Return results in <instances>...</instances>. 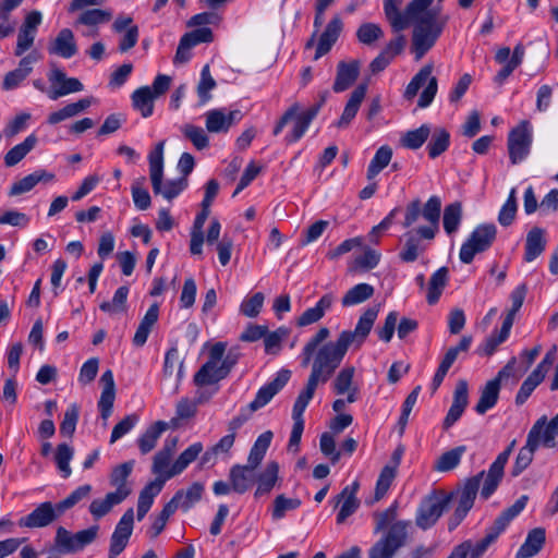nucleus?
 Masks as SVG:
<instances>
[{"instance_id":"f257e3e1","label":"nucleus","mask_w":558,"mask_h":558,"mask_svg":"<svg viewBox=\"0 0 558 558\" xmlns=\"http://www.w3.org/2000/svg\"><path fill=\"white\" fill-rule=\"evenodd\" d=\"M378 313L377 306L367 308L359 317L354 330L341 331L336 341L323 343L330 336V330L327 327L319 328L302 350V366L306 367L313 360L311 375L323 384L327 383L341 364L348 349H360L366 341Z\"/></svg>"},{"instance_id":"f03ea898","label":"nucleus","mask_w":558,"mask_h":558,"mask_svg":"<svg viewBox=\"0 0 558 558\" xmlns=\"http://www.w3.org/2000/svg\"><path fill=\"white\" fill-rule=\"evenodd\" d=\"M440 214L441 199L437 195L430 196L423 206L418 198L413 199L407 205L402 223L404 228L412 227L421 216L427 221V225L410 230L404 234L405 242L399 254L403 262L412 263L425 251L421 240L430 241L436 236L439 231Z\"/></svg>"},{"instance_id":"7ed1b4c3","label":"nucleus","mask_w":558,"mask_h":558,"mask_svg":"<svg viewBox=\"0 0 558 558\" xmlns=\"http://www.w3.org/2000/svg\"><path fill=\"white\" fill-rule=\"evenodd\" d=\"M398 508L399 505L395 501L387 509L373 513V532L380 534V537L369 548L368 558H393L409 543L413 530L412 521L399 520Z\"/></svg>"},{"instance_id":"20e7f679","label":"nucleus","mask_w":558,"mask_h":558,"mask_svg":"<svg viewBox=\"0 0 558 558\" xmlns=\"http://www.w3.org/2000/svg\"><path fill=\"white\" fill-rule=\"evenodd\" d=\"M447 22L448 16H441L436 10L427 9L412 22L414 27L411 50L416 60L422 59L434 47Z\"/></svg>"},{"instance_id":"39448f33","label":"nucleus","mask_w":558,"mask_h":558,"mask_svg":"<svg viewBox=\"0 0 558 558\" xmlns=\"http://www.w3.org/2000/svg\"><path fill=\"white\" fill-rule=\"evenodd\" d=\"M453 494L444 490H433L420 502L415 513V524L421 530L433 527L442 513L448 509Z\"/></svg>"},{"instance_id":"423d86ee","label":"nucleus","mask_w":558,"mask_h":558,"mask_svg":"<svg viewBox=\"0 0 558 558\" xmlns=\"http://www.w3.org/2000/svg\"><path fill=\"white\" fill-rule=\"evenodd\" d=\"M403 0H384L385 16L395 32L405 29L430 5V0H412L404 12L400 11Z\"/></svg>"},{"instance_id":"0eeeda50","label":"nucleus","mask_w":558,"mask_h":558,"mask_svg":"<svg viewBox=\"0 0 558 558\" xmlns=\"http://www.w3.org/2000/svg\"><path fill=\"white\" fill-rule=\"evenodd\" d=\"M486 474L487 472L485 471L477 473L476 475L468 478L461 488L452 493L453 497L457 498L458 504L448 521V527L450 531L454 530L472 509L481 483L482 481H485Z\"/></svg>"},{"instance_id":"6e6552de","label":"nucleus","mask_w":558,"mask_h":558,"mask_svg":"<svg viewBox=\"0 0 558 558\" xmlns=\"http://www.w3.org/2000/svg\"><path fill=\"white\" fill-rule=\"evenodd\" d=\"M497 228L494 223L478 225L462 244L459 253L460 260L470 264L478 253L487 251L496 240Z\"/></svg>"},{"instance_id":"1a4fd4ad","label":"nucleus","mask_w":558,"mask_h":558,"mask_svg":"<svg viewBox=\"0 0 558 558\" xmlns=\"http://www.w3.org/2000/svg\"><path fill=\"white\" fill-rule=\"evenodd\" d=\"M432 72H433L432 64L424 65L412 77V80L410 81V83L408 84V86L404 90V94H403L404 98L408 100H411L417 95L418 90L427 83L426 87L421 93L418 101H417V106L420 108L428 107L433 102V100L437 94V88H438L437 78L435 76H432Z\"/></svg>"},{"instance_id":"9d476101","label":"nucleus","mask_w":558,"mask_h":558,"mask_svg":"<svg viewBox=\"0 0 558 558\" xmlns=\"http://www.w3.org/2000/svg\"><path fill=\"white\" fill-rule=\"evenodd\" d=\"M515 363L517 359L511 357L510 361L506 364V366L499 371L497 377L486 383L485 387L481 391L480 400L475 405V411L478 414L483 415L488 410L495 407L499 397L500 380L501 378L511 376Z\"/></svg>"},{"instance_id":"9b49d317","label":"nucleus","mask_w":558,"mask_h":558,"mask_svg":"<svg viewBox=\"0 0 558 558\" xmlns=\"http://www.w3.org/2000/svg\"><path fill=\"white\" fill-rule=\"evenodd\" d=\"M532 133L527 121H522L508 135V151L512 165L524 160L530 153Z\"/></svg>"},{"instance_id":"f8f14e48","label":"nucleus","mask_w":558,"mask_h":558,"mask_svg":"<svg viewBox=\"0 0 558 558\" xmlns=\"http://www.w3.org/2000/svg\"><path fill=\"white\" fill-rule=\"evenodd\" d=\"M48 81L50 83L47 96L51 100H57L69 94L78 93L84 89V85L76 77H68L65 72L52 65L48 73Z\"/></svg>"},{"instance_id":"ddd939ff","label":"nucleus","mask_w":558,"mask_h":558,"mask_svg":"<svg viewBox=\"0 0 558 558\" xmlns=\"http://www.w3.org/2000/svg\"><path fill=\"white\" fill-rule=\"evenodd\" d=\"M515 444H517V441H515V439H513L507 446V448L497 456L496 460L490 464V466L487 471V474H486V478L484 481V485L482 486V489H481L482 498L488 499L497 489L498 485L500 484V482L504 477L505 466L515 447Z\"/></svg>"},{"instance_id":"4468645a","label":"nucleus","mask_w":558,"mask_h":558,"mask_svg":"<svg viewBox=\"0 0 558 558\" xmlns=\"http://www.w3.org/2000/svg\"><path fill=\"white\" fill-rule=\"evenodd\" d=\"M112 19V12L104 9H86L80 11L74 27L83 26L82 36L95 38L99 35V26Z\"/></svg>"},{"instance_id":"2eb2a0df","label":"nucleus","mask_w":558,"mask_h":558,"mask_svg":"<svg viewBox=\"0 0 558 558\" xmlns=\"http://www.w3.org/2000/svg\"><path fill=\"white\" fill-rule=\"evenodd\" d=\"M61 515L57 504L45 501L39 504L31 513L22 517L17 523L21 527L40 529L50 525Z\"/></svg>"},{"instance_id":"dca6fc26","label":"nucleus","mask_w":558,"mask_h":558,"mask_svg":"<svg viewBox=\"0 0 558 558\" xmlns=\"http://www.w3.org/2000/svg\"><path fill=\"white\" fill-rule=\"evenodd\" d=\"M527 434H534L537 447L558 448V413L549 421L546 415L541 416Z\"/></svg>"},{"instance_id":"f3484780","label":"nucleus","mask_w":558,"mask_h":558,"mask_svg":"<svg viewBox=\"0 0 558 558\" xmlns=\"http://www.w3.org/2000/svg\"><path fill=\"white\" fill-rule=\"evenodd\" d=\"M500 534L498 530L490 526L484 538L475 544L471 541H464L452 549L448 558H481Z\"/></svg>"},{"instance_id":"a211bd4d","label":"nucleus","mask_w":558,"mask_h":558,"mask_svg":"<svg viewBox=\"0 0 558 558\" xmlns=\"http://www.w3.org/2000/svg\"><path fill=\"white\" fill-rule=\"evenodd\" d=\"M41 21L43 14L37 10L31 11L25 16L19 29L16 47L14 50L15 56H22L33 46L37 28L41 24Z\"/></svg>"},{"instance_id":"6ab92c4d","label":"nucleus","mask_w":558,"mask_h":558,"mask_svg":"<svg viewBox=\"0 0 558 558\" xmlns=\"http://www.w3.org/2000/svg\"><path fill=\"white\" fill-rule=\"evenodd\" d=\"M241 119L240 110L211 109L205 113V126L209 133H227Z\"/></svg>"},{"instance_id":"aec40b11","label":"nucleus","mask_w":558,"mask_h":558,"mask_svg":"<svg viewBox=\"0 0 558 558\" xmlns=\"http://www.w3.org/2000/svg\"><path fill=\"white\" fill-rule=\"evenodd\" d=\"M290 376V371L282 369L270 383L259 388L255 399L248 403L251 410L255 412L268 404L271 399L287 385Z\"/></svg>"},{"instance_id":"412c9836","label":"nucleus","mask_w":558,"mask_h":558,"mask_svg":"<svg viewBox=\"0 0 558 558\" xmlns=\"http://www.w3.org/2000/svg\"><path fill=\"white\" fill-rule=\"evenodd\" d=\"M360 488V483L354 481L351 485H347L339 495H337V505L341 504L340 510L337 514V523L342 524L352 515L360 507V501L356 498V493Z\"/></svg>"},{"instance_id":"4be33fe9","label":"nucleus","mask_w":558,"mask_h":558,"mask_svg":"<svg viewBox=\"0 0 558 558\" xmlns=\"http://www.w3.org/2000/svg\"><path fill=\"white\" fill-rule=\"evenodd\" d=\"M343 28L342 20L339 15H335L326 25L324 32L320 34L314 60H318L326 53H328L332 46L338 40Z\"/></svg>"},{"instance_id":"5701e85b","label":"nucleus","mask_w":558,"mask_h":558,"mask_svg":"<svg viewBox=\"0 0 558 558\" xmlns=\"http://www.w3.org/2000/svg\"><path fill=\"white\" fill-rule=\"evenodd\" d=\"M469 403L468 383L461 379L457 383L452 404L444 420V428L451 427L463 414Z\"/></svg>"},{"instance_id":"b1692460","label":"nucleus","mask_w":558,"mask_h":558,"mask_svg":"<svg viewBox=\"0 0 558 558\" xmlns=\"http://www.w3.org/2000/svg\"><path fill=\"white\" fill-rule=\"evenodd\" d=\"M326 94L327 93H325V94H323L320 96L319 102L313 105L311 108H308L307 110L301 112L296 117V122L293 125L292 131L284 137V141L288 144L298 142L305 134V132L307 131L310 124L315 119V117L318 114L320 108L325 104V101H326Z\"/></svg>"},{"instance_id":"393cba45","label":"nucleus","mask_w":558,"mask_h":558,"mask_svg":"<svg viewBox=\"0 0 558 558\" xmlns=\"http://www.w3.org/2000/svg\"><path fill=\"white\" fill-rule=\"evenodd\" d=\"M361 62L359 60L340 61L337 65L336 80L332 85L335 93L347 90L359 77Z\"/></svg>"},{"instance_id":"a878e982","label":"nucleus","mask_w":558,"mask_h":558,"mask_svg":"<svg viewBox=\"0 0 558 558\" xmlns=\"http://www.w3.org/2000/svg\"><path fill=\"white\" fill-rule=\"evenodd\" d=\"M229 480L234 493H246L256 482V469L245 464H235L230 469Z\"/></svg>"},{"instance_id":"bb28decb","label":"nucleus","mask_w":558,"mask_h":558,"mask_svg":"<svg viewBox=\"0 0 558 558\" xmlns=\"http://www.w3.org/2000/svg\"><path fill=\"white\" fill-rule=\"evenodd\" d=\"M162 377L171 385L172 391L177 392L183 378V362H179L177 348H171L165 355Z\"/></svg>"},{"instance_id":"cd10ccee","label":"nucleus","mask_w":558,"mask_h":558,"mask_svg":"<svg viewBox=\"0 0 558 558\" xmlns=\"http://www.w3.org/2000/svg\"><path fill=\"white\" fill-rule=\"evenodd\" d=\"M48 52L64 59L74 57L77 53V46L73 32L70 28H62L49 44Z\"/></svg>"},{"instance_id":"c85d7f7f","label":"nucleus","mask_w":558,"mask_h":558,"mask_svg":"<svg viewBox=\"0 0 558 558\" xmlns=\"http://www.w3.org/2000/svg\"><path fill=\"white\" fill-rule=\"evenodd\" d=\"M100 383L102 384L104 387L100 395V399L98 401V408L101 417L104 420H107L112 413L113 402L116 399V384L113 373L110 369H107L101 375Z\"/></svg>"},{"instance_id":"c756f323","label":"nucleus","mask_w":558,"mask_h":558,"mask_svg":"<svg viewBox=\"0 0 558 558\" xmlns=\"http://www.w3.org/2000/svg\"><path fill=\"white\" fill-rule=\"evenodd\" d=\"M37 61L35 53H29L21 59L19 66L5 74L2 87L11 90L17 87L33 71V63Z\"/></svg>"},{"instance_id":"7c9ffc66","label":"nucleus","mask_w":558,"mask_h":558,"mask_svg":"<svg viewBox=\"0 0 558 558\" xmlns=\"http://www.w3.org/2000/svg\"><path fill=\"white\" fill-rule=\"evenodd\" d=\"M367 92V84L362 83L357 85L354 90L351 93L350 98L344 107V110L337 122L338 128L348 126L351 121L355 118L362 101L365 98Z\"/></svg>"},{"instance_id":"2f4dec72","label":"nucleus","mask_w":558,"mask_h":558,"mask_svg":"<svg viewBox=\"0 0 558 558\" xmlns=\"http://www.w3.org/2000/svg\"><path fill=\"white\" fill-rule=\"evenodd\" d=\"M333 301L335 296L332 293L324 294L314 307L307 308L302 313L296 320V325L305 327L319 322L324 317L326 311L330 310Z\"/></svg>"},{"instance_id":"473e14b6","label":"nucleus","mask_w":558,"mask_h":558,"mask_svg":"<svg viewBox=\"0 0 558 558\" xmlns=\"http://www.w3.org/2000/svg\"><path fill=\"white\" fill-rule=\"evenodd\" d=\"M134 466V461H128L121 463L113 468L110 474V484L116 487L113 492L117 495H120L121 498L125 499L131 494L132 489L128 484V477L132 473Z\"/></svg>"},{"instance_id":"72a5a7b5","label":"nucleus","mask_w":558,"mask_h":558,"mask_svg":"<svg viewBox=\"0 0 558 558\" xmlns=\"http://www.w3.org/2000/svg\"><path fill=\"white\" fill-rule=\"evenodd\" d=\"M546 247L545 230L539 227H533L526 234L524 260L533 262L543 254Z\"/></svg>"},{"instance_id":"f704fd0d","label":"nucleus","mask_w":558,"mask_h":558,"mask_svg":"<svg viewBox=\"0 0 558 558\" xmlns=\"http://www.w3.org/2000/svg\"><path fill=\"white\" fill-rule=\"evenodd\" d=\"M54 174L48 172L44 169L36 170L33 173L24 177L23 179L16 181L12 184L9 194L11 196L21 195L23 193L29 192L34 189L39 182H51L54 180Z\"/></svg>"},{"instance_id":"c9c22d12","label":"nucleus","mask_w":558,"mask_h":558,"mask_svg":"<svg viewBox=\"0 0 558 558\" xmlns=\"http://www.w3.org/2000/svg\"><path fill=\"white\" fill-rule=\"evenodd\" d=\"M538 449L534 434H527L525 445L519 450L514 463L511 468V476L517 477L525 471L534 459V453Z\"/></svg>"},{"instance_id":"e433bc0d","label":"nucleus","mask_w":558,"mask_h":558,"mask_svg":"<svg viewBox=\"0 0 558 558\" xmlns=\"http://www.w3.org/2000/svg\"><path fill=\"white\" fill-rule=\"evenodd\" d=\"M166 478H156L149 482L140 493L137 502V519L142 520L149 511L154 498L161 492Z\"/></svg>"},{"instance_id":"4c0bfd02","label":"nucleus","mask_w":558,"mask_h":558,"mask_svg":"<svg viewBox=\"0 0 558 558\" xmlns=\"http://www.w3.org/2000/svg\"><path fill=\"white\" fill-rule=\"evenodd\" d=\"M546 541L545 530L535 527L527 533L524 543L515 554V558H531L539 553Z\"/></svg>"},{"instance_id":"58836bf2","label":"nucleus","mask_w":558,"mask_h":558,"mask_svg":"<svg viewBox=\"0 0 558 558\" xmlns=\"http://www.w3.org/2000/svg\"><path fill=\"white\" fill-rule=\"evenodd\" d=\"M158 316H159V305L157 303H154L147 310L146 314L142 318V320L135 331V335L133 338L134 345L143 347L146 343L147 338L151 331V328L158 320Z\"/></svg>"},{"instance_id":"ea45409f","label":"nucleus","mask_w":558,"mask_h":558,"mask_svg":"<svg viewBox=\"0 0 558 558\" xmlns=\"http://www.w3.org/2000/svg\"><path fill=\"white\" fill-rule=\"evenodd\" d=\"M203 451L202 442H194L187 447L174 461V463L166 472L163 478L169 480L175 475L181 474Z\"/></svg>"},{"instance_id":"a19ab883","label":"nucleus","mask_w":558,"mask_h":558,"mask_svg":"<svg viewBox=\"0 0 558 558\" xmlns=\"http://www.w3.org/2000/svg\"><path fill=\"white\" fill-rule=\"evenodd\" d=\"M354 371L353 366L342 368L333 381V389L337 395H344L348 392V403H353L357 399V388L352 387Z\"/></svg>"},{"instance_id":"79ce46f5","label":"nucleus","mask_w":558,"mask_h":558,"mask_svg":"<svg viewBox=\"0 0 558 558\" xmlns=\"http://www.w3.org/2000/svg\"><path fill=\"white\" fill-rule=\"evenodd\" d=\"M278 474L279 464L276 461L268 462L265 470L256 477L257 488L254 494L256 498L271 492L279 478Z\"/></svg>"},{"instance_id":"37998d69","label":"nucleus","mask_w":558,"mask_h":558,"mask_svg":"<svg viewBox=\"0 0 558 558\" xmlns=\"http://www.w3.org/2000/svg\"><path fill=\"white\" fill-rule=\"evenodd\" d=\"M163 147L165 141H161L148 155L149 177L155 190L159 189L160 179L163 178Z\"/></svg>"},{"instance_id":"c03bdc74","label":"nucleus","mask_w":558,"mask_h":558,"mask_svg":"<svg viewBox=\"0 0 558 558\" xmlns=\"http://www.w3.org/2000/svg\"><path fill=\"white\" fill-rule=\"evenodd\" d=\"M449 280V270L447 267H440L430 277L426 301L428 304L434 305L439 301V298L446 288Z\"/></svg>"},{"instance_id":"a18cd8bd","label":"nucleus","mask_w":558,"mask_h":558,"mask_svg":"<svg viewBox=\"0 0 558 558\" xmlns=\"http://www.w3.org/2000/svg\"><path fill=\"white\" fill-rule=\"evenodd\" d=\"M155 99L156 97L153 95L149 86H142L132 94L133 107L141 112L143 118H148L153 114Z\"/></svg>"},{"instance_id":"49530a36","label":"nucleus","mask_w":558,"mask_h":558,"mask_svg":"<svg viewBox=\"0 0 558 558\" xmlns=\"http://www.w3.org/2000/svg\"><path fill=\"white\" fill-rule=\"evenodd\" d=\"M375 289L368 283H357L349 289L341 299L343 307L359 305L374 295Z\"/></svg>"},{"instance_id":"de8ad7c7","label":"nucleus","mask_w":558,"mask_h":558,"mask_svg":"<svg viewBox=\"0 0 558 558\" xmlns=\"http://www.w3.org/2000/svg\"><path fill=\"white\" fill-rule=\"evenodd\" d=\"M167 427L166 422L157 421L144 432L137 440L138 448L143 454L150 452L156 447L157 440Z\"/></svg>"},{"instance_id":"09e8293b","label":"nucleus","mask_w":558,"mask_h":558,"mask_svg":"<svg viewBox=\"0 0 558 558\" xmlns=\"http://www.w3.org/2000/svg\"><path fill=\"white\" fill-rule=\"evenodd\" d=\"M430 140L427 144L428 156L432 159L444 154L450 145V134L444 128H435L430 130Z\"/></svg>"},{"instance_id":"8fccbe9b","label":"nucleus","mask_w":558,"mask_h":558,"mask_svg":"<svg viewBox=\"0 0 558 558\" xmlns=\"http://www.w3.org/2000/svg\"><path fill=\"white\" fill-rule=\"evenodd\" d=\"M319 383H322L320 379L310 374L305 388L299 393L294 402L292 409V417H303V413L306 407L308 405L310 401L312 400Z\"/></svg>"},{"instance_id":"3c124183","label":"nucleus","mask_w":558,"mask_h":558,"mask_svg":"<svg viewBox=\"0 0 558 558\" xmlns=\"http://www.w3.org/2000/svg\"><path fill=\"white\" fill-rule=\"evenodd\" d=\"M272 436V432L266 430L257 437L250 450L246 464L255 469L258 468L270 446Z\"/></svg>"},{"instance_id":"603ef678","label":"nucleus","mask_w":558,"mask_h":558,"mask_svg":"<svg viewBox=\"0 0 558 558\" xmlns=\"http://www.w3.org/2000/svg\"><path fill=\"white\" fill-rule=\"evenodd\" d=\"M38 140L35 134L28 135L22 143L12 147L4 156L7 167L17 165L36 146Z\"/></svg>"},{"instance_id":"864d4df0","label":"nucleus","mask_w":558,"mask_h":558,"mask_svg":"<svg viewBox=\"0 0 558 558\" xmlns=\"http://www.w3.org/2000/svg\"><path fill=\"white\" fill-rule=\"evenodd\" d=\"M465 446L454 447L444 452L435 462L434 470L438 472H449L456 469L461 461L462 456L465 453Z\"/></svg>"},{"instance_id":"5fc2aeb1","label":"nucleus","mask_w":558,"mask_h":558,"mask_svg":"<svg viewBox=\"0 0 558 558\" xmlns=\"http://www.w3.org/2000/svg\"><path fill=\"white\" fill-rule=\"evenodd\" d=\"M392 158V149L388 145L380 146L373 159L371 160L367 171L366 178L368 181L374 180V178L386 168Z\"/></svg>"},{"instance_id":"6e6d98bb","label":"nucleus","mask_w":558,"mask_h":558,"mask_svg":"<svg viewBox=\"0 0 558 558\" xmlns=\"http://www.w3.org/2000/svg\"><path fill=\"white\" fill-rule=\"evenodd\" d=\"M205 487L199 482H194L186 489H179L174 496H180V509L189 511L196 502H198L204 494Z\"/></svg>"},{"instance_id":"4d7b16f0","label":"nucleus","mask_w":558,"mask_h":558,"mask_svg":"<svg viewBox=\"0 0 558 558\" xmlns=\"http://www.w3.org/2000/svg\"><path fill=\"white\" fill-rule=\"evenodd\" d=\"M529 497L522 495L512 506L505 509L494 521L493 526L500 533L525 508Z\"/></svg>"},{"instance_id":"13d9d810","label":"nucleus","mask_w":558,"mask_h":558,"mask_svg":"<svg viewBox=\"0 0 558 558\" xmlns=\"http://www.w3.org/2000/svg\"><path fill=\"white\" fill-rule=\"evenodd\" d=\"M462 220V204L453 202L445 207L442 216V225L447 234L458 231Z\"/></svg>"},{"instance_id":"bf43d9fd","label":"nucleus","mask_w":558,"mask_h":558,"mask_svg":"<svg viewBox=\"0 0 558 558\" xmlns=\"http://www.w3.org/2000/svg\"><path fill=\"white\" fill-rule=\"evenodd\" d=\"M430 135V125L422 124L415 130L408 131L401 138L403 147L416 150L423 146Z\"/></svg>"},{"instance_id":"052dcab7","label":"nucleus","mask_w":558,"mask_h":558,"mask_svg":"<svg viewBox=\"0 0 558 558\" xmlns=\"http://www.w3.org/2000/svg\"><path fill=\"white\" fill-rule=\"evenodd\" d=\"M124 499L113 492L108 493L104 499H94L89 505V512L95 519L105 517L113 506L121 504Z\"/></svg>"},{"instance_id":"680f3d73","label":"nucleus","mask_w":558,"mask_h":558,"mask_svg":"<svg viewBox=\"0 0 558 558\" xmlns=\"http://www.w3.org/2000/svg\"><path fill=\"white\" fill-rule=\"evenodd\" d=\"M510 54L511 50L509 47L500 48L495 54L496 62H498L499 64H504V66L500 69V71L496 74L494 78L495 83L498 85L504 84V82L519 66L509 59Z\"/></svg>"},{"instance_id":"e2e57ef3","label":"nucleus","mask_w":558,"mask_h":558,"mask_svg":"<svg viewBox=\"0 0 558 558\" xmlns=\"http://www.w3.org/2000/svg\"><path fill=\"white\" fill-rule=\"evenodd\" d=\"M75 533H71L63 526H59L54 536V548L60 554H74L78 551Z\"/></svg>"},{"instance_id":"0e129e2a","label":"nucleus","mask_w":558,"mask_h":558,"mask_svg":"<svg viewBox=\"0 0 558 558\" xmlns=\"http://www.w3.org/2000/svg\"><path fill=\"white\" fill-rule=\"evenodd\" d=\"M129 295V288L122 286L117 289L111 301H105L100 304V310L110 315L122 313L126 310V300Z\"/></svg>"},{"instance_id":"69168bd1","label":"nucleus","mask_w":558,"mask_h":558,"mask_svg":"<svg viewBox=\"0 0 558 558\" xmlns=\"http://www.w3.org/2000/svg\"><path fill=\"white\" fill-rule=\"evenodd\" d=\"M299 498H288L283 494L278 495L272 505L271 518L274 521L281 520L284 518L288 511H293L301 506Z\"/></svg>"},{"instance_id":"338daca9","label":"nucleus","mask_w":558,"mask_h":558,"mask_svg":"<svg viewBox=\"0 0 558 558\" xmlns=\"http://www.w3.org/2000/svg\"><path fill=\"white\" fill-rule=\"evenodd\" d=\"M510 319L508 322H502L501 328L498 333H492L482 344L481 353L484 355H492L497 347L505 342L509 337L511 330Z\"/></svg>"},{"instance_id":"774afa93","label":"nucleus","mask_w":558,"mask_h":558,"mask_svg":"<svg viewBox=\"0 0 558 558\" xmlns=\"http://www.w3.org/2000/svg\"><path fill=\"white\" fill-rule=\"evenodd\" d=\"M472 344L471 336H463L459 343L454 347H450L445 353L439 366L446 371H449L452 364L457 361L460 353H466Z\"/></svg>"}]
</instances>
